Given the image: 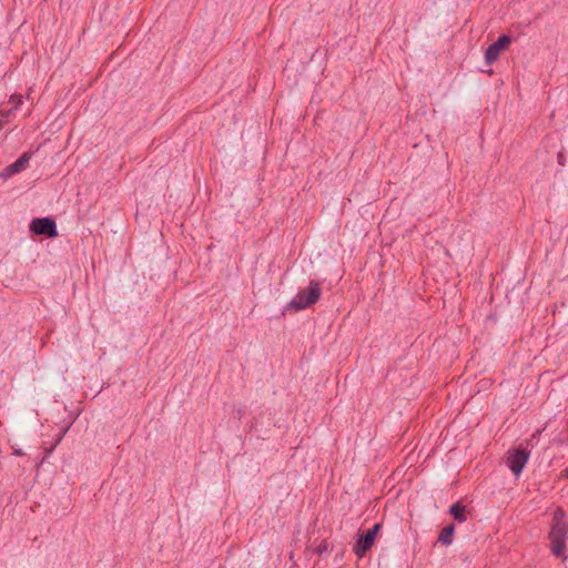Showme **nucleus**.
I'll return each instance as SVG.
<instances>
[{"instance_id": "f257e3e1", "label": "nucleus", "mask_w": 568, "mask_h": 568, "mask_svg": "<svg viewBox=\"0 0 568 568\" xmlns=\"http://www.w3.org/2000/svg\"><path fill=\"white\" fill-rule=\"evenodd\" d=\"M568 535V524L566 514L557 508L552 516V523L549 531L550 549L554 556L566 559V540Z\"/></svg>"}, {"instance_id": "f03ea898", "label": "nucleus", "mask_w": 568, "mask_h": 568, "mask_svg": "<svg viewBox=\"0 0 568 568\" xmlns=\"http://www.w3.org/2000/svg\"><path fill=\"white\" fill-rule=\"evenodd\" d=\"M322 294L320 284L311 281L305 290L300 291L288 303V307L295 311L305 310L315 304Z\"/></svg>"}, {"instance_id": "7ed1b4c3", "label": "nucleus", "mask_w": 568, "mask_h": 568, "mask_svg": "<svg viewBox=\"0 0 568 568\" xmlns=\"http://www.w3.org/2000/svg\"><path fill=\"white\" fill-rule=\"evenodd\" d=\"M382 529V524H375L371 529H368L364 535H359L357 542L355 544L353 550L354 554L358 558H363L366 552L373 547L378 532Z\"/></svg>"}, {"instance_id": "20e7f679", "label": "nucleus", "mask_w": 568, "mask_h": 568, "mask_svg": "<svg viewBox=\"0 0 568 568\" xmlns=\"http://www.w3.org/2000/svg\"><path fill=\"white\" fill-rule=\"evenodd\" d=\"M529 458V453L524 449L508 450L506 456V465L510 468L513 474L518 477Z\"/></svg>"}, {"instance_id": "39448f33", "label": "nucleus", "mask_w": 568, "mask_h": 568, "mask_svg": "<svg viewBox=\"0 0 568 568\" xmlns=\"http://www.w3.org/2000/svg\"><path fill=\"white\" fill-rule=\"evenodd\" d=\"M30 231L37 235H45L48 237H57L58 231L55 222L50 217L34 219L30 223Z\"/></svg>"}, {"instance_id": "423d86ee", "label": "nucleus", "mask_w": 568, "mask_h": 568, "mask_svg": "<svg viewBox=\"0 0 568 568\" xmlns=\"http://www.w3.org/2000/svg\"><path fill=\"white\" fill-rule=\"evenodd\" d=\"M511 43L509 36H500L494 43H491L485 52V61L487 64L494 63Z\"/></svg>"}, {"instance_id": "0eeeda50", "label": "nucleus", "mask_w": 568, "mask_h": 568, "mask_svg": "<svg viewBox=\"0 0 568 568\" xmlns=\"http://www.w3.org/2000/svg\"><path fill=\"white\" fill-rule=\"evenodd\" d=\"M30 159H31V153H29V152L23 153L16 162H13L12 164L8 165L4 169L2 175L4 178H10L17 173L24 171L29 165Z\"/></svg>"}, {"instance_id": "6e6552de", "label": "nucleus", "mask_w": 568, "mask_h": 568, "mask_svg": "<svg viewBox=\"0 0 568 568\" xmlns=\"http://www.w3.org/2000/svg\"><path fill=\"white\" fill-rule=\"evenodd\" d=\"M453 535H454V527L453 526L445 527L438 536V541L444 545H450L453 541Z\"/></svg>"}, {"instance_id": "1a4fd4ad", "label": "nucleus", "mask_w": 568, "mask_h": 568, "mask_svg": "<svg viewBox=\"0 0 568 568\" xmlns=\"http://www.w3.org/2000/svg\"><path fill=\"white\" fill-rule=\"evenodd\" d=\"M450 514L454 516V518L456 520H458L460 523L466 520L465 508L463 506H460L459 504H454L450 507Z\"/></svg>"}, {"instance_id": "9d476101", "label": "nucleus", "mask_w": 568, "mask_h": 568, "mask_svg": "<svg viewBox=\"0 0 568 568\" xmlns=\"http://www.w3.org/2000/svg\"><path fill=\"white\" fill-rule=\"evenodd\" d=\"M11 102L14 103V105H18L22 102V97L21 95H12Z\"/></svg>"}, {"instance_id": "9b49d317", "label": "nucleus", "mask_w": 568, "mask_h": 568, "mask_svg": "<svg viewBox=\"0 0 568 568\" xmlns=\"http://www.w3.org/2000/svg\"><path fill=\"white\" fill-rule=\"evenodd\" d=\"M565 477H568V468L564 470V474H562Z\"/></svg>"}]
</instances>
